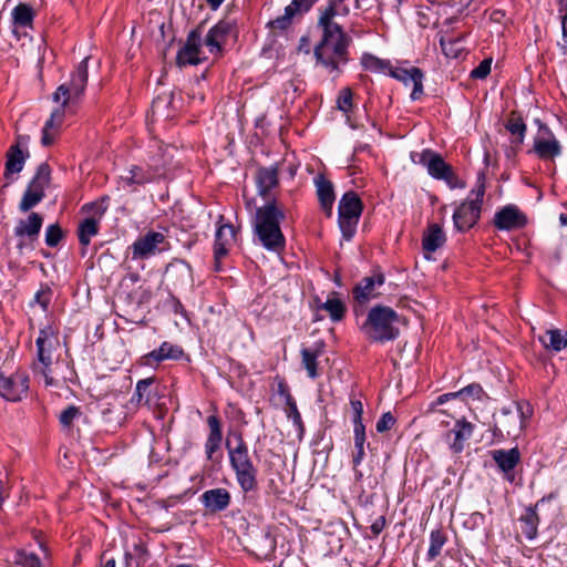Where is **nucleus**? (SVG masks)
<instances>
[{
	"mask_svg": "<svg viewBox=\"0 0 567 567\" xmlns=\"http://www.w3.org/2000/svg\"><path fill=\"white\" fill-rule=\"evenodd\" d=\"M505 127L514 136L513 143L519 145L524 142L527 127L520 116L512 114L507 120Z\"/></svg>",
	"mask_w": 567,
	"mask_h": 567,
	"instance_id": "39",
	"label": "nucleus"
},
{
	"mask_svg": "<svg viewBox=\"0 0 567 567\" xmlns=\"http://www.w3.org/2000/svg\"><path fill=\"white\" fill-rule=\"evenodd\" d=\"M169 247L168 241L163 233L147 231L145 235L140 236L131 246L132 258L147 259L151 256L163 252Z\"/></svg>",
	"mask_w": 567,
	"mask_h": 567,
	"instance_id": "9",
	"label": "nucleus"
},
{
	"mask_svg": "<svg viewBox=\"0 0 567 567\" xmlns=\"http://www.w3.org/2000/svg\"><path fill=\"white\" fill-rule=\"evenodd\" d=\"M286 413L288 419L292 420L293 425L297 427L299 432V436L301 437L305 431L301 415L298 411L297 403L290 393L286 395Z\"/></svg>",
	"mask_w": 567,
	"mask_h": 567,
	"instance_id": "43",
	"label": "nucleus"
},
{
	"mask_svg": "<svg viewBox=\"0 0 567 567\" xmlns=\"http://www.w3.org/2000/svg\"><path fill=\"white\" fill-rule=\"evenodd\" d=\"M29 390V377L25 372L17 371L6 375L0 369V395L10 402L21 401Z\"/></svg>",
	"mask_w": 567,
	"mask_h": 567,
	"instance_id": "10",
	"label": "nucleus"
},
{
	"mask_svg": "<svg viewBox=\"0 0 567 567\" xmlns=\"http://www.w3.org/2000/svg\"><path fill=\"white\" fill-rule=\"evenodd\" d=\"M209 434L205 443V452L208 460L214 458V454L220 449L223 433L218 416L209 415L207 417Z\"/></svg>",
	"mask_w": 567,
	"mask_h": 567,
	"instance_id": "25",
	"label": "nucleus"
},
{
	"mask_svg": "<svg viewBox=\"0 0 567 567\" xmlns=\"http://www.w3.org/2000/svg\"><path fill=\"white\" fill-rule=\"evenodd\" d=\"M256 181L259 194L268 198L269 192L278 185V169L276 167L259 168Z\"/></svg>",
	"mask_w": 567,
	"mask_h": 567,
	"instance_id": "31",
	"label": "nucleus"
},
{
	"mask_svg": "<svg viewBox=\"0 0 567 567\" xmlns=\"http://www.w3.org/2000/svg\"><path fill=\"white\" fill-rule=\"evenodd\" d=\"M227 450L230 466L236 474L237 483L243 492L249 493L256 491L258 486V470L249 456L248 446L243 436H237V445L235 447H231L229 443H227Z\"/></svg>",
	"mask_w": 567,
	"mask_h": 567,
	"instance_id": "4",
	"label": "nucleus"
},
{
	"mask_svg": "<svg viewBox=\"0 0 567 567\" xmlns=\"http://www.w3.org/2000/svg\"><path fill=\"white\" fill-rule=\"evenodd\" d=\"M354 436H365V426L362 421H353Z\"/></svg>",
	"mask_w": 567,
	"mask_h": 567,
	"instance_id": "64",
	"label": "nucleus"
},
{
	"mask_svg": "<svg viewBox=\"0 0 567 567\" xmlns=\"http://www.w3.org/2000/svg\"><path fill=\"white\" fill-rule=\"evenodd\" d=\"M318 0H292L291 7H295L297 13L307 12Z\"/></svg>",
	"mask_w": 567,
	"mask_h": 567,
	"instance_id": "58",
	"label": "nucleus"
},
{
	"mask_svg": "<svg viewBox=\"0 0 567 567\" xmlns=\"http://www.w3.org/2000/svg\"><path fill=\"white\" fill-rule=\"evenodd\" d=\"M87 61L89 58H84L76 70L73 72L69 83H62L58 86L53 93V101L62 103L63 107H66L73 103H76L84 94L87 84Z\"/></svg>",
	"mask_w": 567,
	"mask_h": 567,
	"instance_id": "5",
	"label": "nucleus"
},
{
	"mask_svg": "<svg viewBox=\"0 0 567 567\" xmlns=\"http://www.w3.org/2000/svg\"><path fill=\"white\" fill-rule=\"evenodd\" d=\"M234 31V23L227 20H220L207 33L205 45L210 53L221 52V47L226 42L227 37Z\"/></svg>",
	"mask_w": 567,
	"mask_h": 567,
	"instance_id": "19",
	"label": "nucleus"
},
{
	"mask_svg": "<svg viewBox=\"0 0 567 567\" xmlns=\"http://www.w3.org/2000/svg\"><path fill=\"white\" fill-rule=\"evenodd\" d=\"M481 392H482L481 385L470 384L457 392L442 394L436 399V401L431 403V411L443 414L444 413L443 410H435V408L444 404L445 402H447L451 399H454V398H457L461 395H471V396L478 398Z\"/></svg>",
	"mask_w": 567,
	"mask_h": 567,
	"instance_id": "33",
	"label": "nucleus"
},
{
	"mask_svg": "<svg viewBox=\"0 0 567 567\" xmlns=\"http://www.w3.org/2000/svg\"><path fill=\"white\" fill-rule=\"evenodd\" d=\"M165 279L174 287L187 285L192 280V269L183 260H173L164 272Z\"/></svg>",
	"mask_w": 567,
	"mask_h": 567,
	"instance_id": "23",
	"label": "nucleus"
},
{
	"mask_svg": "<svg viewBox=\"0 0 567 567\" xmlns=\"http://www.w3.org/2000/svg\"><path fill=\"white\" fill-rule=\"evenodd\" d=\"M534 152L543 161H554L561 153V146L551 130L538 122V134L534 137Z\"/></svg>",
	"mask_w": 567,
	"mask_h": 567,
	"instance_id": "13",
	"label": "nucleus"
},
{
	"mask_svg": "<svg viewBox=\"0 0 567 567\" xmlns=\"http://www.w3.org/2000/svg\"><path fill=\"white\" fill-rule=\"evenodd\" d=\"M154 147L156 150L152 151L150 156H155L156 159L159 161L161 163L163 161H166V165H167L172 158V154H171L172 147L168 145L164 146L162 143H156L154 145Z\"/></svg>",
	"mask_w": 567,
	"mask_h": 567,
	"instance_id": "53",
	"label": "nucleus"
},
{
	"mask_svg": "<svg viewBox=\"0 0 567 567\" xmlns=\"http://www.w3.org/2000/svg\"><path fill=\"white\" fill-rule=\"evenodd\" d=\"M14 561L22 567H41L39 557L33 553H27L24 550L17 551Z\"/></svg>",
	"mask_w": 567,
	"mask_h": 567,
	"instance_id": "50",
	"label": "nucleus"
},
{
	"mask_svg": "<svg viewBox=\"0 0 567 567\" xmlns=\"http://www.w3.org/2000/svg\"><path fill=\"white\" fill-rule=\"evenodd\" d=\"M293 9L295 7H291L290 4L287 6L285 8V13L269 21L268 25L271 29L286 30L291 24L292 18L297 14Z\"/></svg>",
	"mask_w": 567,
	"mask_h": 567,
	"instance_id": "48",
	"label": "nucleus"
},
{
	"mask_svg": "<svg viewBox=\"0 0 567 567\" xmlns=\"http://www.w3.org/2000/svg\"><path fill=\"white\" fill-rule=\"evenodd\" d=\"M321 354V349L303 348L301 350L302 364L307 370L308 377L316 379L318 377L317 359Z\"/></svg>",
	"mask_w": 567,
	"mask_h": 567,
	"instance_id": "40",
	"label": "nucleus"
},
{
	"mask_svg": "<svg viewBox=\"0 0 567 567\" xmlns=\"http://www.w3.org/2000/svg\"><path fill=\"white\" fill-rule=\"evenodd\" d=\"M561 29H563V38H561V41L558 42V45L566 53L567 52V13L565 16H563Z\"/></svg>",
	"mask_w": 567,
	"mask_h": 567,
	"instance_id": "61",
	"label": "nucleus"
},
{
	"mask_svg": "<svg viewBox=\"0 0 567 567\" xmlns=\"http://www.w3.org/2000/svg\"><path fill=\"white\" fill-rule=\"evenodd\" d=\"M153 378L140 380L136 384L135 393L132 396V402L136 405H151L153 400Z\"/></svg>",
	"mask_w": 567,
	"mask_h": 567,
	"instance_id": "35",
	"label": "nucleus"
},
{
	"mask_svg": "<svg viewBox=\"0 0 567 567\" xmlns=\"http://www.w3.org/2000/svg\"><path fill=\"white\" fill-rule=\"evenodd\" d=\"M545 501L543 497L536 503L534 507H527L524 514L520 516L519 522L522 525V532L527 539L532 540L537 536V528L539 524V516L536 512L538 505Z\"/></svg>",
	"mask_w": 567,
	"mask_h": 567,
	"instance_id": "30",
	"label": "nucleus"
},
{
	"mask_svg": "<svg viewBox=\"0 0 567 567\" xmlns=\"http://www.w3.org/2000/svg\"><path fill=\"white\" fill-rule=\"evenodd\" d=\"M446 535L441 529L431 532L430 535V547L427 550V557L430 560L435 559L442 551L443 546L446 543Z\"/></svg>",
	"mask_w": 567,
	"mask_h": 567,
	"instance_id": "42",
	"label": "nucleus"
},
{
	"mask_svg": "<svg viewBox=\"0 0 567 567\" xmlns=\"http://www.w3.org/2000/svg\"><path fill=\"white\" fill-rule=\"evenodd\" d=\"M446 241V236L439 224H430L423 233L422 247L423 250L434 252L441 248Z\"/></svg>",
	"mask_w": 567,
	"mask_h": 567,
	"instance_id": "26",
	"label": "nucleus"
},
{
	"mask_svg": "<svg viewBox=\"0 0 567 567\" xmlns=\"http://www.w3.org/2000/svg\"><path fill=\"white\" fill-rule=\"evenodd\" d=\"M399 321L400 317L392 308L378 305L369 310L361 330L370 341L383 343L398 338Z\"/></svg>",
	"mask_w": 567,
	"mask_h": 567,
	"instance_id": "3",
	"label": "nucleus"
},
{
	"mask_svg": "<svg viewBox=\"0 0 567 567\" xmlns=\"http://www.w3.org/2000/svg\"><path fill=\"white\" fill-rule=\"evenodd\" d=\"M353 417L352 421H362L363 404L360 400H351L350 402Z\"/></svg>",
	"mask_w": 567,
	"mask_h": 567,
	"instance_id": "60",
	"label": "nucleus"
},
{
	"mask_svg": "<svg viewBox=\"0 0 567 567\" xmlns=\"http://www.w3.org/2000/svg\"><path fill=\"white\" fill-rule=\"evenodd\" d=\"M503 426L506 430L508 436H517L523 429V416L522 414L511 415L505 413Z\"/></svg>",
	"mask_w": 567,
	"mask_h": 567,
	"instance_id": "47",
	"label": "nucleus"
},
{
	"mask_svg": "<svg viewBox=\"0 0 567 567\" xmlns=\"http://www.w3.org/2000/svg\"><path fill=\"white\" fill-rule=\"evenodd\" d=\"M183 354L182 348L169 342H163L158 349L145 354L142 359L145 364L151 365L167 359H178Z\"/></svg>",
	"mask_w": 567,
	"mask_h": 567,
	"instance_id": "27",
	"label": "nucleus"
},
{
	"mask_svg": "<svg viewBox=\"0 0 567 567\" xmlns=\"http://www.w3.org/2000/svg\"><path fill=\"white\" fill-rule=\"evenodd\" d=\"M27 156L24 155L23 151L20 148V146L12 145L7 153V162H6V176L9 174L19 173L22 171L24 166Z\"/></svg>",
	"mask_w": 567,
	"mask_h": 567,
	"instance_id": "34",
	"label": "nucleus"
},
{
	"mask_svg": "<svg viewBox=\"0 0 567 567\" xmlns=\"http://www.w3.org/2000/svg\"><path fill=\"white\" fill-rule=\"evenodd\" d=\"M385 527V518L384 516L378 517L371 525V532L373 535H379L383 528Z\"/></svg>",
	"mask_w": 567,
	"mask_h": 567,
	"instance_id": "62",
	"label": "nucleus"
},
{
	"mask_svg": "<svg viewBox=\"0 0 567 567\" xmlns=\"http://www.w3.org/2000/svg\"><path fill=\"white\" fill-rule=\"evenodd\" d=\"M44 196L45 194H39L27 188L19 204L20 212L28 213L33 207H35L44 198Z\"/></svg>",
	"mask_w": 567,
	"mask_h": 567,
	"instance_id": "46",
	"label": "nucleus"
},
{
	"mask_svg": "<svg viewBox=\"0 0 567 567\" xmlns=\"http://www.w3.org/2000/svg\"><path fill=\"white\" fill-rule=\"evenodd\" d=\"M80 415V410L76 406H68L65 410H63L60 414V422L63 426H70L74 419Z\"/></svg>",
	"mask_w": 567,
	"mask_h": 567,
	"instance_id": "54",
	"label": "nucleus"
},
{
	"mask_svg": "<svg viewBox=\"0 0 567 567\" xmlns=\"http://www.w3.org/2000/svg\"><path fill=\"white\" fill-rule=\"evenodd\" d=\"M317 195L322 209L328 216L332 214V206L334 203L333 185L322 176L316 179Z\"/></svg>",
	"mask_w": 567,
	"mask_h": 567,
	"instance_id": "32",
	"label": "nucleus"
},
{
	"mask_svg": "<svg viewBox=\"0 0 567 567\" xmlns=\"http://www.w3.org/2000/svg\"><path fill=\"white\" fill-rule=\"evenodd\" d=\"M99 231V224L94 218H86L80 225L78 229L79 241L82 246H87L91 238L94 237Z\"/></svg>",
	"mask_w": 567,
	"mask_h": 567,
	"instance_id": "41",
	"label": "nucleus"
},
{
	"mask_svg": "<svg viewBox=\"0 0 567 567\" xmlns=\"http://www.w3.org/2000/svg\"><path fill=\"white\" fill-rule=\"evenodd\" d=\"M42 224L43 217L39 213H31L25 219L18 220L14 235L19 239L17 248L20 252L24 248H33L32 244L38 239Z\"/></svg>",
	"mask_w": 567,
	"mask_h": 567,
	"instance_id": "11",
	"label": "nucleus"
},
{
	"mask_svg": "<svg viewBox=\"0 0 567 567\" xmlns=\"http://www.w3.org/2000/svg\"><path fill=\"white\" fill-rule=\"evenodd\" d=\"M440 45H441L443 53L447 58H452V59L458 58L460 54L464 50L460 39H451V38L447 39L445 37H441Z\"/></svg>",
	"mask_w": 567,
	"mask_h": 567,
	"instance_id": "45",
	"label": "nucleus"
},
{
	"mask_svg": "<svg viewBox=\"0 0 567 567\" xmlns=\"http://www.w3.org/2000/svg\"><path fill=\"white\" fill-rule=\"evenodd\" d=\"M51 169L47 163H42L39 165L35 175L30 181L27 188L37 192L39 194H44L45 188L50 184Z\"/></svg>",
	"mask_w": 567,
	"mask_h": 567,
	"instance_id": "37",
	"label": "nucleus"
},
{
	"mask_svg": "<svg viewBox=\"0 0 567 567\" xmlns=\"http://www.w3.org/2000/svg\"><path fill=\"white\" fill-rule=\"evenodd\" d=\"M364 443L365 436H354L355 454L353 455L352 460L354 468L361 464L364 457Z\"/></svg>",
	"mask_w": 567,
	"mask_h": 567,
	"instance_id": "55",
	"label": "nucleus"
},
{
	"mask_svg": "<svg viewBox=\"0 0 567 567\" xmlns=\"http://www.w3.org/2000/svg\"><path fill=\"white\" fill-rule=\"evenodd\" d=\"M384 276L382 274H374L369 277L362 278L353 288V297L359 303H367L371 299L377 298L380 293L377 288L384 284Z\"/></svg>",
	"mask_w": 567,
	"mask_h": 567,
	"instance_id": "18",
	"label": "nucleus"
},
{
	"mask_svg": "<svg viewBox=\"0 0 567 567\" xmlns=\"http://www.w3.org/2000/svg\"><path fill=\"white\" fill-rule=\"evenodd\" d=\"M63 237L61 227L58 224L49 225L45 231V244L55 247Z\"/></svg>",
	"mask_w": 567,
	"mask_h": 567,
	"instance_id": "51",
	"label": "nucleus"
},
{
	"mask_svg": "<svg viewBox=\"0 0 567 567\" xmlns=\"http://www.w3.org/2000/svg\"><path fill=\"white\" fill-rule=\"evenodd\" d=\"M538 340L547 351L560 352L567 347V331L548 329L545 334L538 337Z\"/></svg>",
	"mask_w": 567,
	"mask_h": 567,
	"instance_id": "28",
	"label": "nucleus"
},
{
	"mask_svg": "<svg viewBox=\"0 0 567 567\" xmlns=\"http://www.w3.org/2000/svg\"><path fill=\"white\" fill-rule=\"evenodd\" d=\"M64 116L65 107H63L62 105L51 113L50 118L45 122L42 128L41 143L43 146H50L53 144L58 135V132L63 124Z\"/></svg>",
	"mask_w": 567,
	"mask_h": 567,
	"instance_id": "24",
	"label": "nucleus"
},
{
	"mask_svg": "<svg viewBox=\"0 0 567 567\" xmlns=\"http://www.w3.org/2000/svg\"><path fill=\"white\" fill-rule=\"evenodd\" d=\"M202 47V34L198 29L193 30L188 33L187 39L183 48L177 52V64L184 65H197L202 62L200 55Z\"/></svg>",
	"mask_w": 567,
	"mask_h": 567,
	"instance_id": "15",
	"label": "nucleus"
},
{
	"mask_svg": "<svg viewBox=\"0 0 567 567\" xmlns=\"http://www.w3.org/2000/svg\"><path fill=\"white\" fill-rule=\"evenodd\" d=\"M391 76L403 82L405 85H413L411 100L416 101L423 95V72L416 66H398L391 70Z\"/></svg>",
	"mask_w": 567,
	"mask_h": 567,
	"instance_id": "17",
	"label": "nucleus"
},
{
	"mask_svg": "<svg viewBox=\"0 0 567 567\" xmlns=\"http://www.w3.org/2000/svg\"><path fill=\"white\" fill-rule=\"evenodd\" d=\"M352 91L350 87H343L338 95V109L344 113L349 112L352 107Z\"/></svg>",
	"mask_w": 567,
	"mask_h": 567,
	"instance_id": "52",
	"label": "nucleus"
},
{
	"mask_svg": "<svg viewBox=\"0 0 567 567\" xmlns=\"http://www.w3.org/2000/svg\"><path fill=\"white\" fill-rule=\"evenodd\" d=\"M491 59L483 60L475 69L471 72V78L473 79H485L491 72Z\"/></svg>",
	"mask_w": 567,
	"mask_h": 567,
	"instance_id": "57",
	"label": "nucleus"
},
{
	"mask_svg": "<svg viewBox=\"0 0 567 567\" xmlns=\"http://www.w3.org/2000/svg\"><path fill=\"white\" fill-rule=\"evenodd\" d=\"M235 240V229L230 224L218 227L215 238V258L220 259L227 255L229 246Z\"/></svg>",
	"mask_w": 567,
	"mask_h": 567,
	"instance_id": "29",
	"label": "nucleus"
},
{
	"mask_svg": "<svg viewBox=\"0 0 567 567\" xmlns=\"http://www.w3.org/2000/svg\"><path fill=\"white\" fill-rule=\"evenodd\" d=\"M13 21L21 27H28L33 20V10L30 6L20 3L12 11Z\"/></svg>",
	"mask_w": 567,
	"mask_h": 567,
	"instance_id": "44",
	"label": "nucleus"
},
{
	"mask_svg": "<svg viewBox=\"0 0 567 567\" xmlns=\"http://www.w3.org/2000/svg\"><path fill=\"white\" fill-rule=\"evenodd\" d=\"M319 309L327 311L330 319L334 322L341 321L347 311L344 302L337 297L336 292L326 302L321 303Z\"/></svg>",
	"mask_w": 567,
	"mask_h": 567,
	"instance_id": "36",
	"label": "nucleus"
},
{
	"mask_svg": "<svg viewBox=\"0 0 567 567\" xmlns=\"http://www.w3.org/2000/svg\"><path fill=\"white\" fill-rule=\"evenodd\" d=\"M165 166L166 161L161 163L155 156H150L147 168L142 166H132L128 174L121 177V182L126 186H141L151 183L163 175Z\"/></svg>",
	"mask_w": 567,
	"mask_h": 567,
	"instance_id": "12",
	"label": "nucleus"
},
{
	"mask_svg": "<svg viewBox=\"0 0 567 567\" xmlns=\"http://www.w3.org/2000/svg\"><path fill=\"white\" fill-rule=\"evenodd\" d=\"M474 432V425L465 419L457 420L452 430L444 434V440L449 443L453 454H460L465 442L468 441Z\"/></svg>",
	"mask_w": 567,
	"mask_h": 567,
	"instance_id": "16",
	"label": "nucleus"
},
{
	"mask_svg": "<svg viewBox=\"0 0 567 567\" xmlns=\"http://www.w3.org/2000/svg\"><path fill=\"white\" fill-rule=\"evenodd\" d=\"M285 218L281 209L274 202L256 209L252 228L256 240L267 250L281 252L286 246L280 221Z\"/></svg>",
	"mask_w": 567,
	"mask_h": 567,
	"instance_id": "1",
	"label": "nucleus"
},
{
	"mask_svg": "<svg viewBox=\"0 0 567 567\" xmlns=\"http://www.w3.org/2000/svg\"><path fill=\"white\" fill-rule=\"evenodd\" d=\"M361 63L365 70L372 72H382L388 68L386 62L368 53L362 55Z\"/></svg>",
	"mask_w": 567,
	"mask_h": 567,
	"instance_id": "49",
	"label": "nucleus"
},
{
	"mask_svg": "<svg viewBox=\"0 0 567 567\" xmlns=\"http://www.w3.org/2000/svg\"><path fill=\"white\" fill-rule=\"evenodd\" d=\"M493 460L505 474L509 482L514 481L513 470L520 461V453L517 447L511 450H495L492 452Z\"/></svg>",
	"mask_w": 567,
	"mask_h": 567,
	"instance_id": "21",
	"label": "nucleus"
},
{
	"mask_svg": "<svg viewBox=\"0 0 567 567\" xmlns=\"http://www.w3.org/2000/svg\"><path fill=\"white\" fill-rule=\"evenodd\" d=\"M493 223L497 229L508 231L524 228L527 217L516 205L509 204L496 212Z\"/></svg>",
	"mask_w": 567,
	"mask_h": 567,
	"instance_id": "14",
	"label": "nucleus"
},
{
	"mask_svg": "<svg viewBox=\"0 0 567 567\" xmlns=\"http://www.w3.org/2000/svg\"><path fill=\"white\" fill-rule=\"evenodd\" d=\"M337 16H342L341 11L337 8L332 7L328 3V6L322 10L319 19H318V28L321 31H339L343 30L341 25L334 22V18Z\"/></svg>",
	"mask_w": 567,
	"mask_h": 567,
	"instance_id": "38",
	"label": "nucleus"
},
{
	"mask_svg": "<svg viewBox=\"0 0 567 567\" xmlns=\"http://www.w3.org/2000/svg\"><path fill=\"white\" fill-rule=\"evenodd\" d=\"M34 301L39 303L43 310L48 308L50 303V291L49 290H40L34 296Z\"/></svg>",
	"mask_w": 567,
	"mask_h": 567,
	"instance_id": "59",
	"label": "nucleus"
},
{
	"mask_svg": "<svg viewBox=\"0 0 567 567\" xmlns=\"http://www.w3.org/2000/svg\"><path fill=\"white\" fill-rule=\"evenodd\" d=\"M362 208V202L354 192H347L339 202V227L347 240L355 233Z\"/></svg>",
	"mask_w": 567,
	"mask_h": 567,
	"instance_id": "6",
	"label": "nucleus"
},
{
	"mask_svg": "<svg viewBox=\"0 0 567 567\" xmlns=\"http://www.w3.org/2000/svg\"><path fill=\"white\" fill-rule=\"evenodd\" d=\"M395 423V417L391 412L383 413L375 424V430L379 433L389 431Z\"/></svg>",
	"mask_w": 567,
	"mask_h": 567,
	"instance_id": "56",
	"label": "nucleus"
},
{
	"mask_svg": "<svg viewBox=\"0 0 567 567\" xmlns=\"http://www.w3.org/2000/svg\"><path fill=\"white\" fill-rule=\"evenodd\" d=\"M344 1L346 0H329V4L341 11L342 16H347L349 13V8L344 4Z\"/></svg>",
	"mask_w": 567,
	"mask_h": 567,
	"instance_id": "63",
	"label": "nucleus"
},
{
	"mask_svg": "<svg viewBox=\"0 0 567 567\" xmlns=\"http://www.w3.org/2000/svg\"><path fill=\"white\" fill-rule=\"evenodd\" d=\"M59 343L58 337L51 328L40 330L35 344L38 349V359L44 368L52 363V352Z\"/></svg>",
	"mask_w": 567,
	"mask_h": 567,
	"instance_id": "20",
	"label": "nucleus"
},
{
	"mask_svg": "<svg viewBox=\"0 0 567 567\" xmlns=\"http://www.w3.org/2000/svg\"><path fill=\"white\" fill-rule=\"evenodd\" d=\"M230 498L229 492L223 487L208 489L200 496L205 508L212 514L225 511L230 504Z\"/></svg>",
	"mask_w": 567,
	"mask_h": 567,
	"instance_id": "22",
	"label": "nucleus"
},
{
	"mask_svg": "<svg viewBox=\"0 0 567 567\" xmlns=\"http://www.w3.org/2000/svg\"><path fill=\"white\" fill-rule=\"evenodd\" d=\"M419 162L427 168V173L435 179H443L451 188H463L465 184L455 175L453 167L444 162L443 157L425 150L420 154Z\"/></svg>",
	"mask_w": 567,
	"mask_h": 567,
	"instance_id": "7",
	"label": "nucleus"
},
{
	"mask_svg": "<svg viewBox=\"0 0 567 567\" xmlns=\"http://www.w3.org/2000/svg\"><path fill=\"white\" fill-rule=\"evenodd\" d=\"M472 193H475V198L462 203L453 214L454 226L460 231L472 228L481 215L482 200L485 193L484 185L478 186Z\"/></svg>",
	"mask_w": 567,
	"mask_h": 567,
	"instance_id": "8",
	"label": "nucleus"
},
{
	"mask_svg": "<svg viewBox=\"0 0 567 567\" xmlns=\"http://www.w3.org/2000/svg\"><path fill=\"white\" fill-rule=\"evenodd\" d=\"M321 32V39L313 49L316 61L329 73L339 74L341 66L349 61L352 39L343 30Z\"/></svg>",
	"mask_w": 567,
	"mask_h": 567,
	"instance_id": "2",
	"label": "nucleus"
}]
</instances>
